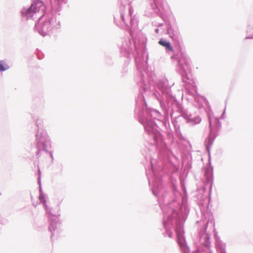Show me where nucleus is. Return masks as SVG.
Listing matches in <instances>:
<instances>
[{
	"label": "nucleus",
	"mask_w": 253,
	"mask_h": 253,
	"mask_svg": "<svg viewBox=\"0 0 253 253\" xmlns=\"http://www.w3.org/2000/svg\"><path fill=\"white\" fill-rule=\"evenodd\" d=\"M45 10L43 2L41 1L34 2L27 9L22 11V14L27 18L33 17L37 13H42Z\"/></svg>",
	"instance_id": "nucleus-1"
},
{
	"label": "nucleus",
	"mask_w": 253,
	"mask_h": 253,
	"mask_svg": "<svg viewBox=\"0 0 253 253\" xmlns=\"http://www.w3.org/2000/svg\"><path fill=\"white\" fill-rule=\"evenodd\" d=\"M159 44H160L161 45L164 46L166 47V48L169 51H172L173 48L171 47L170 43L169 42H167L166 41H164L163 40H161L158 42Z\"/></svg>",
	"instance_id": "nucleus-2"
},
{
	"label": "nucleus",
	"mask_w": 253,
	"mask_h": 253,
	"mask_svg": "<svg viewBox=\"0 0 253 253\" xmlns=\"http://www.w3.org/2000/svg\"><path fill=\"white\" fill-rule=\"evenodd\" d=\"M8 68H9V67L7 65V64L3 61H0V71H4Z\"/></svg>",
	"instance_id": "nucleus-3"
}]
</instances>
